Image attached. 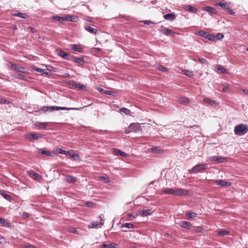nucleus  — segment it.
<instances>
[{
  "label": "nucleus",
  "instance_id": "obj_22",
  "mask_svg": "<svg viewBox=\"0 0 248 248\" xmlns=\"http://www.w3.org/2000/svg\"><path fill=\"white\" fill-rule=\"evenodd\" d=\"M164 18L166 20L172 21L176 18V15L174 13H169L165 15Z\"/></svg>",
  "mask_w": 248,
  "mask_h": 248
},
{
  "label": "nucleus",
  "instance_id": "obj_6",
  "mask_svg": "<svg viewBox=\"0 0 248 248\" xmlns=\"http://www.w3.org/2000/svg\"><path fill=\"white\" fill-rule=\"evenodd\" d=\"M70 59V60H69V61H71L75 63H78L79 65H83L85 63L83 56H82L81 58H78L71 55Z\"/></svg>",
  "mask_w": 248,
  "mask_h": 248
},
{
  "label": "nucleus",
  "instance_id": "obj_49",
  "mask_svg": "<svg viewBox=\"0 0 248 248\" xmlns=\"http://www.w3.org/2000/svg\"><path fill=\"white\" fill-rule=\"evenodd\" d=\"M10 103V101L9 100L5 99L4 98H2L0 97V104H9Z\"/></svg>",
  "mask_w": 248,
  "mask_h": 248
},
{
  "label": "nucleus",
  "instance_id": "obj_59",
  "mask_svg": "<svg viewBox=\"0 0 248 248\" xmlns=\"http://www.w3.org/2000/svg\"><path fill=\"white\" fill-rule=\"evenodd\" d=\"M226 10H227V12L231 15H233L234 14V12L231 9H230V7H229V9H227Z\"/></svg>",
  "mask_w": 248,
  "mask_h": 248
},
{
  "label": "nucleus",
  "instance_id": "obj_46",
  "mask_svg": "<svg viewBox=\"0 0 248 248\" xmlns=\"http://www.w3.org/2000/svg\"><path fill=\"white\" fill-rule=\"evenodd\" d=\"M217 5H218L219 6H220L221 7H222L225 9H229V5L227 3H223V2H220L217 4Z\"/></svg>",
  "mask_w": 248,
  "mask_h": 248
},
{
  "label": "nucleus",
  "instance_id": "obj_33",
  "mask_svg": "<svg viewBox=\"0 0 248 248\" xmlns=\"http://www.w3.org/2000/svg\"><path fill=\"white\" fill-rule=\"evenodd\" d=\"M14 77L17 79H21L25 81L28 80V78L26 76L21 74H16L14 76Z\"/></svg>",
  "mask_w": 248,
  "mask_h": 248
},
{
  "label": "nucleus",
  "instance_id": "obj_15",
  "mask_svg": "<svg viewBox=\"0 0 248 248\" xmlns=\"http://www.w3.org/2000/svg\"><path fill=\"white\" fill-rule=\"evenodd\" d=\"M27 137L30 140H38L39 138H44V135L38 133H30L27 135Z\"/></svg>",
  "mask_w": 248,
  "mask_h": 248
},
{
  "label": "nucleus",
  "instance_id": "obj_20",
  "mask_svg": "<svg viewBox=\"0 0 248 248\" xmlns=\"http://www.w3.org/2000/svg\"><path fill=\"white\" fill-rule=\"evenodd\" d=\"M69 47L77 52L81 53L83 52V48L81 47H79L77 44H70L69 45Z\"/></svg>",
  "mask_w": 248,
  "mask_h": 248
},
{
  "label": "nucleus",
  "instance_id": "obj_8",
  "mask_svg": "<svg viewBox=\"0 0 248 248\" xmlns=\"http://www.w3.org/2000/svg\"><path fill=\"white\" fill-rule=\"evenodd\" d=\"M57 53L58 56H59L61 58L64 59L65 60H66L67 61H69V60H70V58L71 55L62 50H57Z\"/></svg>",
  "mask_w": 248,
  "mask_h": 248
},
{
  "label": "nucleus",
  "instance_id": "obj_24",
  "mask_svg": "<svg viewBox=\"0 0 248 248\" xmlns=\"http://www.w3.org/2000/svg\"><path fill=\"white\" fill-rule=\"evenodd\" d=\"M103 223L101 222L98 223L97 221H94L90 223L89 225V228H97L99 226H102L103 225Z\"/></svg>",
  "mask_w": 248,
  "mask_h": 248
},
{
  "label": "nucleus",
  "instance_id": "obj_50",
  "mask_svg": "<svg viewBox=\"0 0 248 248\" xmlns=\"http://www.w3.org/2000/svg\"><path fill=\"white\" fill-rule=\"evenodd\" d=\"M152 151L155 153H160L162 152V150L157 147H155L151 148Z\"/></svg>",
  "mask_w": 248,
  "mask_h": 248
},
{
  "label": "nucleus",
  "instance_id": "obj_29",
  "mask_svg": "<svg viewBox=\"0 0 248 248\" xmlns=\"http://www.w3.org/2000/svg\"><path fill=\"white\" fill-rule=\"evenodd\" d=\"M52 18L54 20H56L57 21H59L61 22H63L64 21H65V16L62 17V16H60L58 15H55V16H53L52 17Z\"/></svg>",
  "mask_w": 248,
  "mask_h": 248
},
{
  "label": "nucleus",
  "instance_id": "obj_35",
  "mask_svg": "<svg viewBox=\"0 0 248 248\" xmlns=\"http://www.w3.org/2000/svg\"><path fill=\"white\" fill-rule=\"evenodd\" d=\"M41 110L44 112H51L53 111L52 106H44L41 108Z\"/></svg>",
  "mask_w": 248,
  "mask_h": 248
},
{
  "label": "nucleus",
  "instance_id": "obj_25",
  "mask_svg": "<svg viewBox=\"0 0 248 248\" xmlns=\"http://www.w3.org/2000/svg\"><path fill=\"white\" fill-rule=\"evenodd\" d=\"M185 10L192 13H196L198 11L196 8L193 7L190 5H186L185 6Z\"/></svg>",
  "mask_w": 248,
  "mask_h": 248
},
{
  "label": "nucleus",
  "instance_id": "obj_62",
  "mask_svg": "<svg viewBox=\"0 0 248 248\" xmlns=\"http://www.w3.org/2000/svg\"><path fill=\"white\" fill-rule=\"evenodd\" d=\"M23 216L24 217H26V218H28V217H29V214H28V213H27V212H24V213H23Z\"/></svg>",
  "mask_w": 248,
  "mask_h": 248
},
{
  "label": "nucleus",
  "instance_id": "obj_19",
  "mask_svg": "<svg viewBox=\"0 0 248 248\" xmlns=\"http://www.w3.org/2000/svg\"><path fill=\"white\" fill-rule=\"evenodd\" d=\"M153 213V211L151 209H148L145 210H142L140 211V215L142 217H147L148 216L152 215Z\"/></svg>",
  "mask_w": 248,
  "mask_h": 248
},
{
  "label": "nucleus",
  "instance_id": "obj_27",
  "mask_svg": "<svg viewBox=\"0 0 248 248\" xmlns=\"http://www.w3.org/2000/svg\"><path fill=\"white\" fill-rule=\"evenodd\" d=\"M114 153L117 155H120L123 157H126L127 156V154L124 152L122 151L121 150L117 149H114Z\"/></svg>",
  "mask_w": 248,
  "mask_h": 248
},
{
  "label": "nucleus",
  "instance_id": "obj_64",
  "mask_svg": "<svg viewBox=\"0 0 248 248\" xmlns=\"http://www.w3.org/2000/svg\"><path fill=\"white\" fill-rule=\"evenodd\" d=\"M27 248H36L32 245L29 244L27 246Z\"/></svg>",
  "mask_w": 248,
  "mask_h": 248
},
{
  "label": "nucleus",
  "instance_id": "obj_14",
  "mask_svg": "<svg viewBox=\"0 0 248 248\" xmlns=\"http://www.w3.org/2000/svg\"><path fill=\"white\" fill-rule=\"evenodd\" d=\"M70 84L72 86V87H73L74 88H77V89H78L79 90H84L86 88V86L83 85V84H80V83H78V82H76L74 81H72L70 83Z\"/></svg>",
  "mask_w": 248,
  "mask_h": 248
},
{
  "label": "nucleus",
  "instance_id": "obj_3",
  "mask_svg": "<svg viewBox=\"0 0 248 248\" xmlns=\"http://www.w3.org/2000/svg\"><path fill=\"white\" fill-rule=\"evenodd\" d=\"M208 168L207 164H197L188 170L189 173H196L198 171L205 170Z\"/></svg>",
  "mask_w": 248,
  "mask_h": 248
},
{
  "label": "nucleus",
  "instance_id": "obj_4",
  "mask_svg": "<svg viewBox=\"0 0 248 248\" xmlns=\"http://www.w3.org/2000/svg\"><path fill=\"white\" fill-rule=\"evenodd\" d=\"M159 31L162 33L163 34L169 36L171 35L174 36L175 33L172 31L171 30L167 28L164 27L163 26H161L160 27Z\"/></svg>",
  "mask_w": 248,
  "mask_h": 248
},
{
  "label": "nucleus",
  "instance_id": "obj_16",
  "mask_svg": "<svg viewBox=\"0 0 248 248\" xmlns=\"http://www.w3.org/2000/svg\"><path fill=\"white\" fill-rule=\"evenodd\" d=\"M11 68L16 71L21 73H24L25 68L22 66H19L16 64L11 63Z\"/></svg>",
  "mask_w": 248,
  "mask_h": 248
},
{
  "label": "nucleus",
  "instance_id": "obj_53",
  "mask_svg": "<svg viewBox=\"0 0 248 248\" xmlns=\"http://www.w3.org/2000/svg\"><path fill=\"white\" fill-rule=\"evenodd\" d=\"M193 228H194V231L196 232H201L203 230V228L200 226L194 227Z\"/></svg>",
  "mask_w": 248,
  "mask_h": 248
},
{
  "label": "nucleus",
  "instance_id": "obj_48",
  "mask_svg": "<svg viewBox=\"0 0 248 248\" xmlns=\"http://www.w3.org/2000/svg\"><path fill=\"white\" fill-rule=\"evenodd\" d=\"M32 69L34 71H36V72L41 73V74L43 72H44L45 71V69H42V68H41L39 67H37L36 66H33Z\"/></svg>",
  "mask_w": 248,
  "mask_h": 248
},
{
  "label": "nucleus",
  "instance_id": "obj_39",
  "mask_svg": "<svg viewBox=\"0 0 248 248\" xmlns=\"http://www.w3.org/2000/svg\"><path fill=\"white\" fill-rule=\"evenodd\" d=\"M224 37V34L222 33H218L216 36L214 35V40L212 41L220 40L223 39Z\"/></svg>",
  "mask_w": 248,
  "mask_h": 248
},
{
  "label": "nucleus",
  "instance_id": "obj_13",
  "mask_svg": "<svg viewBox=\"0 0 248 248\" xmlns=\"http://www.w3.org/2000/svg\"><path fill=\"white\" fill-rule=\"evenodd\" d=\"M38 153L39 154L46 155L47 156H53L55 155V153L53 152L50 151H46L45 149H38Z\"/></svg>",
  "mask_w": 248,
  "mask_h": 248
},
{
  "label": "nucleus",
  "instance_id": "obj_2",
  "mask_svg": "<svg viewBox=\"0 0 248 248\" xmlns=\"http://www.w3.org/2000/svg\"><path fill=\"white\" fill-rule=\"evenodd\" d=\"M248 131V127L244 124H239L234 127V132L235 135L242 136Z\"/></svg>",
  "mask_w": 248,
  "mask_h": 248
},
{
  "label": "nucleus",
  "instance_id": "obj_9",
  "mask_svg": "<svg viewBox=\"0 0 248 248\" xmlns=\"http://www.w3.org/2000/svg\"><path fill=\"white\" fill-rule=\"evenodd\" d=\"M130 128L133 132H138L141 130V127L139 123H131L130 124Z\"/></svg>",
  "mask_w": 248,
  "mask_h": 248
},
{
  "label": "nucleus",
  "instance_id": "obj_43",
  "mask_svg": "<svg viewBox=\"0 0 248 248\" xmlns=\"http://www.w3.org/2000/svg\"><path fill=\"white\" fill-rule=\"evenodd\" d=\"M189 100L187 97H181L180 98V102L182 104H186L188 103H189Z\"/></svg>",
  "mask_w": 248,
  "mask_h": 248
},
{
  "label": "nucleus",
  "instance_id": "obj_45",
  "mask_svg": "<svg viewBox=\"0 0 248 248\" xmlns=\"http://www.w3.org/2000/svg\"><path fill=\"white\" fill-rule=\"evenodd\" d=\"M56 151L58 153L62 155H67V154H69V151H65L61 148H57Z\"/></svg>",
  "mask_w": 248,
  "mask_h": 248
},
{
  "label": "nucleus",
  "instance_id": "obj_54",
  "mask_svg": "<svg viewBox=\"0 0 248 248\" xmlns=\"http://www.w3.org/2000/svg\"><path fill=\"white\" fill-rule=\"evenodd\" d=\"M199 62L202 64L207 63V61L206 59H203L202 58H199Z\"/></svg>",
  "mask_w": 248,
  "mask_h": 248
},
{
  "label": "nucleus",
  "instance_id": "obj_40",
  "mask_svg": "<svg viewBox=\"0 0 248 248\" xmlns=\"http://www.w3.org/2000/svg\"><path fill=\"white\" fill-rule=\"evenodd\" d=\"M119 110L121 112L124 113L127 115H131L130 114V113H131L130 110L127 108H120Z\"/></svg>",
  "mask_w": 248,
  "mask_h": 248
},
{
  "label": "nucleus",
  "instance_id": "obj_31",
  "mask_svg": "<svg viewBox=\"0 0 248 248\" xmlns=\"http://www.w3.org/2000/svg\"><path fill=\"white\" fill-rule=\"evenodd\" d=\"M117 244L113 243L108 244H103L102 245V247L103 248H117Z\"/></svg>",
  "mask_w": 248,
  "mask_h": 248
},
{
  "label": "nucleus",
  "instance_id": "obj_17",
  "mask_svg": "<svg viewBox=\"0 0 248 248\" xmlns=\"http://www.w3.org/2000/svg\"><path fill=\"white\" fill-rule=\"evenodd\" d=\"M0 226L8 228H12L13 225L3 218L0 217Z\"/></svg>",
  "mask_w": 248,
  "mask_h": 248
},
{
  "label": "nucleus",
  "instance_id": "obj_57",
  "mask_svg": "<svg viewBox=\"0 0 248 248\" xmlns=\"http://www.w3.org/2000/svg\"><path fill=\"white\" fill-rule=\"evenodd\" d=\"M141 22H143L144 24L146 25H149L150 24H155V22H153L150 20H143Z\"/></svg>",
  "mask_w": 248,
  "mask_h": 248
},
{
  "label": "nucleus",
  "instance_id": "obj_37",
  "mask_svg": "<svg viewBox=\"0 0 248 248\" xmlns=\"http://www.w3.org/2000/svg\"><path fill=\"white\" fill-rule=\"evenodd\" d=\"M71 157L74 158L75 160L79 158V155L73 152L69 151V154H67Z\"/></svg>",
  "mask_w": 248,
  "mask_h": 248
},
{
  "label": "nucleus",
  "instance_id": "obj_55",
  "mask_svg": "<svg viewBox=\"0 0 248 248\" xmlns=\"http://www.w3.org/2000/svg\"><path fill=\"white\" fill-rule=\"evenodd\" d=\"M124 132L126 134H129L131 132H133L132 130L130 128V125H129V126L128 127L125 128Z\"/></svg>",
  "mask_w": 248,
  "mask_h": 248
},
{
  "label": "nucleus",
  "instance_id": "obj_7",
  "mask_svg": "<svg viewBox=\"0 0 248 248\" xmlns=\"http://www.w3.org/2000/svg\"><path fill=\"white\" fill-rule=\"evenodd\" d=\"M200 36L203 37L205 38L208 39L209 40H214V35L210 34L207 31H200L198 33Z\"/></svg>",
  "mask_w": 248,
  "mask_h": 248
},
{
  "label": "nucleus",
  "instance_id": "obj_18",
  "mask_svg": "<svg viewBox=\"0 0 248 248\" xmlns=\"http://www.w3.org/2000/svg\"><path fill=\"white\" fill-rule=\"evenodd\" d=\"M84 29L87 31L94 34H96L98 32V30L97 29L91 27L88 24L85 25Z\"/></svg>",
  "mask_w": 248,
  "mask_h": 248
},
{
  "label": "nucleus",
  "instance_id": "obj_5",
  "mask_svg": "<svg viewBox=\"0 0 248 248\" xmlns=\"http://www.w3.org/2000/svg\"><path fill=\"white\" fill-rule=\"evenodd\" d=\"M177 224L179 226L184 229L190 230L194 227L190 222L186 221H180L178 222Z\"/></svg>",
  "mask_w": 248,
  "mask_h": 248
},
{
  "label": "nucleus",
  "instance_id": "obj_28",
  "mask_svg": "<svg viewBox=\"0 0 248 248\" xmlns=\"http://www.w3.org/2000/svg\"><path fill=\"white\" fill-rule=\"evenodd\" d=\"M186 216L188 218L194 219L197 217V214L194 212L187 211L186 213Z\"/></svg>",
  "mask_w": 248,
  "mask_h": 248
},
{
  "label": "nucleus",
  "instance_id": "obj_42",
  "mask_svg": "<svg viewBox=\"0 0 248 248\" xmlns=\"http://www.w3.org/2000/svg\"><path fill=\"white\" fill-rule=\"evenodd\" d=\"M183 71L184 74L185 75L187 76L188 77L192 78L194 76L193 72L192 71H190L188 70H184Z\"/></svg>",
  "mask_w": 248,
  "mask_h": 248
},
{
  "label": "nucleus",
  "instance_id": "obj_56",
  "mask_svg": "<svg viewBox=\"0 0 248 248\" xmlns=\"http://www.w3.org/2000/svg\"><path fill=\"white\" fill-rule=\"evenodd\" d=\"M158 69L159 70H160L161 71H162V72L167 71V68L165 67L164 66H163L162 65H160L158 67Z\"/></svg>",
  "mask_w": 248,
  "mask_h": 248
},
{
  "label": "nucleus",
  "instance_id": "obj_52",
  "mask_svg": "<svg viewBox=\"0 0 248 248\" xmlns=\"http://www.w3.org/2000/svg\"><path fill=\"white\" fill-rule=\"evenodd\" d=\"M218 158V156H210L209 157V160L211 161V162H217V160Z\"/></svg>",
  "mask_w": 248,
  "mask_h": 248
},
{
  "label": "nucleus",
  "instance_id": "obj_32",
  "mask_svg": "<svg viewBox=\"0 0 248 248\" xmlns=\"http://www.w3.org/2000/svg\"><path fill=\"white\" fill-rule=\"evenodd\" d=\"M65 21H69L75 22L77 18V17L75 16H71L67 15L65 16Z\"/></svg>",
  "mask_w": 248,
  "mask_h": 248
},
{
  "label": "nucleus",
  "instance_id": "obj_30",
  "mask_svg": "<svg viewBox=\"0 0 248 248\" xmlns=\"http://www.w3.org/2000/svg\"><path fill=\"white\" fill-rule=\"evenodd\" d=\"M203 9L204 11H206L208 12H209V13H211L212 14H216L217 13L216 9H215L214 8H213V7H211V6H205V7H203Z\"/></svg>",
  "mask_w": 248,
  "mask_h": 248
},
{
  "label": "nucleus",
  "instance_id": "obj_47",
  "mask_svg": "<svg viewBox=\"0 0 248 248\" xmlns=\"http://www.w3.org/2000/svg\"><path fill=\"white\" fill-rule=\"evenodd\" d=\"M217 159V162L218 163H223L227 160V158L218 156Z\"/></svg>",
  "mask_w": 248,
  "mask_h": 248
},
{
  "label": "nucleus",
  "instance_id": "obj_61",
  "mask_svg": "<svg viewBox=\"0 0 248 248\" xmlns=\"http://www.w3.org/2000/svg\"><path fill=\"white\" fill-rule=\"evenodd\" d=\"M62 76L63 78H69L70 75L68 73H65L64 75H62Z\"/></svg>",
  "mask_w": 248,
  "mask_h": 248
},
{
  "label": "nucleus",
  "instance_id": "obj_21",
  "mask_svg": "<svg viewBox=\"0 0 248 248\" xmlns=\"http://www.w3.org/2000/svg\"><path fill=\"white\" fill-rule=\"evenodd\" d=\"M49 123L47 122H36L35 125L36 127H39L41 129H45L48 125Z\"/></svg>",
  "mask_w": 248,
  "mask_h": 248
},
{
  "label": "nucleus",
  "instance_id": "obj_34",
  "mask_svg": "<svg viewBox=\"0 0 248 248\" xmlns=\"http://www.w3.org/2000/svg\"><path fill=\"white\" fill-rule=\"evenodd\" d=\"M121 228H127L128 229H135L136 228L135 226L132 223H123Z\"/></svg>",
  "mask_w": 248,
  "mask_h": 248
},
{
  "label": "nucleus",
  "instance_id": "obj_63",
  "mask_svg": "<svg viewBox=\"0 0 248 248\" xmlns=\"http://www.w3.org/2000/svg\"><path fill=\"white\" fill-rule=\"evenodd\" d=\"M30 30L31 31V32H32V33H34L36 31L35 29L34 28H33V27H31L30 28Z\"/></svg>",
  "mask_w": 248,
  "mask_h": 248
},
{
  "label": "nucleus",
  "instance_id": "obj_38",
  "mask_svg": "<svg viewBox=\"0 0 248 248\" xmlns=\"http://www.w3.org/2000/svg\"><path fill=\"white\" fill-rule=\"evenodd\" d=\"M217 234L220 236H225L230 234V232L225 230H221L217 232Z\"/></svg>",
  "mask_w": 248,
  "mask_h": 248
},
{
  "label": "nucleus",
  "instance_id": "obj_51",
  "mask_svg": "<svg viewBox=\"0 0 248 248\" xmlns=\"http://www.w3.org/2000/svg\"><path fill=\"white\" fill-rule=\"evenodd\" d=\"M103 93H104L105 94H108V95H110L112 96H114L115 95L116 93H115V92L111 91L105 90L103 92Z\"/></svg>",
  "mask_w": 248,
  "mask_h": 248
},
{
  "label": "nucleus",
  "instance_id": "obj_58",
  "mask_svg": "<svg viewBox=\"0 0 248 248\" xmlns=\"http://www.w3.org/2000/svg\"><path fill=\"white\" fill-rule=\"evenodd\" d=\"M94 203L92 202H87L86 203V205L88 206V207H92V206L94 204Z\"/></svg>",
  "mask_w": 248,
  "mask_h": 248
},
{
  "label": "nucleus",
  "instance_id": "obj_11",
  "mask_svg": "<svg viewBox=\"0 0 248 248\" xmlns=\"http://www.w3.org/2000/svg\"><path fill=\"white\" fill-rule=\"evenodd\" d=\"M28 174L30 177L35 180H40L42 178V176L38 174L34 170H30L28 171Z\"/></svg>",
  "mask_w": 248,
  "mask_h": 248
},
{
  "label": "nucleus",
  "instance_id": "obj_26",
  "mask_svg": "<svg viewBox=\"0 0 248 248\" xmlns=\"http://www.w3.org/2000/svg\"><path fill=\"white\" fill-rule=\"evenodd\" d=\"M13 16H18L22 18L26 19L28 18L29 16L27 13H17L13 14Z\"/></svg>",
  "mask_w": 248,
  "mask_h": 248
},
{
  "label": "nucleus",
  "instance_id": "obj_10",
  "mask_svg": "<svg viewBox=\"0 0 248 248\" xmlns=\"http://www.w3.org/2000/svg\"><path fill=\"white\" fill-rule=\"evenodd\" d=\"M82 108H67L65 107H59V106H52V110L53 111L55 110H79L81 109Z\"/></svg>",
  "mask_w": 248,
  "mask_h": 248
},
{
  "label": "nucleus",
  "instance_id": "obj_36",
  "mask_svg": "<svg viewBox=\"0 0 248 248\" xmlns=\"http://www.w3.org/2000/svg\"><path fill=\"white\" fill-rule=\"evenodd\" d=\"M66 181L68 183H74L77 181L75 177L72 175H68L66 177Z\"/></svg>",
  "mask_w": 248,
  "mask_h": 248
},
{
  "label": "nucleus",
  "instance_id": "obj_1",
  "mask_svg": "<svg viewBox=\"0 0 248 248\" xmlns=\"http://www.w3.org/2000/svg\"><path fill=\"white\" fill-rule=\"evenodd\" d=\"M162 193L164 194H171L176 196L188 195L189 191L183 188H171L164 189L162 190Z\"/></svg>",
  "mask_w": 248,
  "mask_h": 248
},
{
  "label": "nucleus",
  "instance_id": "obj_23",
  "mask_svg": "<svg viewBox=\"0 0 248 248\" xmlns=\"http://www.w3.org/2000/svg\"><path fill=\"white\" fill-rule=\"evenodd\" d=\"M0 194L6 200L11 202L12 201L13 198L9 194L6 193L4 191H0Z\"/></svg>",
  "mask_w": 248,
  "mask_h": 248
},
{
  "label": "nucleus",
  "instance_id": "obj_60",
  "mask_svg": "<svg viewBox=\"0 0 248 248\" xmlns=\"http://www.w3.org/2000/svg\"><path fill=\"white\" fill-rule=\"evenodd\" d=\"M5 242V239L0 235V243L3 244Z\"/></svg>",
  "mask_w": 248,
  "mask_h": 248
},
{
  "label": "nucleus",
  "instance_id": "obj_41",
  "mask_svg": "<svg viewBox=\"0 0 248 248\" xmlns=\"http://www.w3.org/2000/svg\"><path fill=\"white\" fill-rule=\"evenodd\" d=\"M205 102L210 104L211 106L216 105L217 104V101L215 100H211L209 98H205L204 99Z\"/></svg>",
  "mask_w": 248,
  "mask_h": 248
},
{
  "label": "nucleus",
  "instance_id": "obj_44",
  "mask_svg": "<svg viewBox=\"0 0 248 248\" xmlns=\"http://www.w3.org/2000/svg\"><path fill=\"white\" fill-rule=\"evenodd\" d=\"M217 69L218 71H220L223 74L228 73L227 70L221 65H218V68H217Z\"/></svg>",
  "mask_w": 248,
  "mask_h": 248
},
{
  "label": "nucleus",
  "instance_id": "obj_12",
  "mask_svg": "<svg viewBox=\"0 0 248 248\" xmlns=\"http://www.w3.org/2000/svg\"><path fill=\"white\" fill-rule=\"evenodd\" d=\"M214 183L221 186L228 187L231 185V183L230 182L224 181L222 179L214 180Z\"/></svg>",
  "mask_w": 248,
  "mask_h": 248
}]
</instances>
